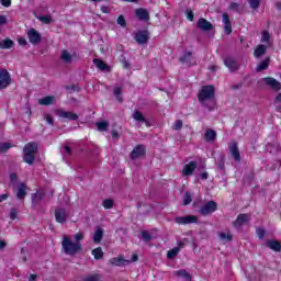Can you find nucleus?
<instances>
[{
  "instance_id": "f257e3e1",
  "label": "nucleus",
  "mask_w": 281,
  "mask_h": 281,
  "mask_svg": "<svg viewBox=\"0 0 281 281\" xmlns=\"http://www.w3.org/2000/svg\"><path fill=\"white\" fill-rule=\"evenodd\" d=\"M74 240L69 235H64L61 240V249L66 256H76L82 251V243L80 240H85V233L79 232L74 235Z\"/></svg>"
},
{
  "instance_id": "f03ea898",
  "label": "nucleus",
  "mask_w": 281,
  "mask_h": 281,
  "mask_svg": "<svg viewBox=\"0 0 281 281\" xmlns=\"http://www.w3.org/2000/svg\"><path fill=\"white\" fill-rule=\"evenodd\" d=\"M198 100L203 106H207L209 111L214 110V86H203L198 94Z\"/></svg>"
},
{
  "instance_id": "7ed1b4c3",
  "label": "nucleus",
  "mask_w": 281,
  "mask_h": 281,
  "mask_svg": "<svg viewBox=\"0 0 281 281\" xmlns=\"http://www.w3.org/2000/svg\"><path fill=\"white\" fill-rule=\"evenodd\" d=\"M218 210V205L214 201L206 202L203 206L200 207L199 213L202 216H210V214H214Z\"/></svg>"
},
{
  "instance_id": "20e7f679",
  "label": "nucleus",
  "mask_w": 281,
  "mask_h": 281,
  "mask_svg": "<svg viewBox=\"0 0 281 281\" xmlns=\"http://www.w3.org/2000/svg\"><path fill=\"white\" fill-rule=\"evenodd\" d=\"M12 85V76H10V72L8 69H1L0 70V89H8Z\"/></svg>"
},
{
  "instance_id": "39448f33",
  "label": "nucleus",
  "mask_w": 281,
  "mask_h": 281,
  "mask_svg": "<svg viewBox=\"0 0 281 281\" xmlns=\"http://www.w3.org/2000/svg\"><path fill=\"white\" fill-rule=\"evenodd\" d=\"M249 221H251V214L241 213L233 222V227H235V229H240L243 227V225H247V223H249Z\"/></svg>"
},
{
  "instance_id": "423d86ee",
  "label": "nucleus",
  "mask_w": 281,
  "mask_h": 281,
  "mask_svg": "<svg viewBox=\"0 0 281 281\" xmlns=\"http://www.w3.org/2000/svg\"><path fill=\"white\" fill-rule=\"evenodd\" d=\"M26 34L31 45H38L43 41V36L35 29H30Z\"/></svg>"
},
{
  "instance_id": "0eeeda50",
  "label": "nucleus",
  "mask_w": 281,
  "mask_h": 281,
  "mask_svg": "<svg viewBox=\"0 0 281 281\" xmlns=\"http://www.w3.org/2000/svg\"><path fill=\"white\" fill-rule=\"evenodd\" d=\"M228 150L234 161H237V164H239L241 158H240V150L238 149V143L236 140H232L229 143Z\"/></svg>"
},
{
  "instance_id": "6e6552de",
  "label": "nucleus",
  "mask_w": 281,
  "mask_h": 281,
  "mask_svg": "<svg viewBox=\"0 0 281 281\" xmlns=\"http://www.w3.org/2000/svg\"><path fill=\"white\" fill-rule=\"evenodd\" d=\"M55 113L58 117H61L63 120H69L70 122H76V120H78V114L65 111L63 109L55 110Z\"/></svg>"
},
{
  "instance_id": "1a4fd4ad",
  "label": "nucleus",
  "mask_w": 281,
  "mask_h": 281,
  "mask_svg": "<svg viewBox=\"0 0 281 281\" xmlns=\"http://www.w3.org/2000/svg\"><path fill=\"white\" fill-rule=\"evenodd\" d=\"M175 223L178 225H190L192 223H196L199 217L195 215H188V216H178L173 218Z\"/></svg>"
},
{
  "instance_id": "9d476101",
  "label": "nucleus",
  "mask_w": 281,
  "mask_h": 281,
  "mask_svg": "<svg viewBox=\"0 0 281 281\" xmlns=\"http://www.w3.org/2000/svg\"><path fill=\"white\" fill-rule=\"evenodd\" d=\"M261 82L267 85V87H271L273 91H280L281 83L273 77H265L261 79Z\"/></svg>"
},
{
  "instance_id": "9b49d317",
  "label": "nucleus",
  "mask_w": 281,
  "mask_h": 281,
  "mask_svg": "<svg viewBox=\"0 0 281 281\" xmlns=\"http://www.w3.org/2000/svg\"><path fill=\"white\" fill-rule=\"evenodd\" d=\"M224 65L225 67H227V69H229V71H238L239 69V65L238 61H236V59L234 57H225L224 58Z\"/></svg>"
},
{
  "instance_id": "f8f14e48",
  "label": "nucleus",
  "mask_w": 281,
  "mask_h": 281,
  "mask_svg": "<svg viewBox=\"0 0 281 281\" xmlns=\"http://www.w3.org/2000/svg\"><path fill=\"white\" fill-rule=\"evenodd\" d=\"M146 155V147L144 145H137L132 153L130 154L131 159H139V157H144Z\"/></svg>"
},
{
  "instance_id": "ddd939ff",
  "label": "nucleus",
  "mask_w": 281,
  "mask_h": 281,
  "mask_svg": "<svg viewBox=\"0 0 281 281\" xmlns=\"http://www.w3.org/2000/svg\"><path fill=\"white\" fill-rule=\"evenodd\" d=\"M150 38L148 31H138L135 35V41L138 45H146Z\"/></svg>"
},
{
  "instance_id": "4468645a",
  "label": "nucleus",
  "mask_w": 281,
  "mask_h": 281,
  "mask_svg": "<svg viewBox=\"0 0 281 281\" xmlns=\"http://www.w3.org/2000/svg\"><path fill=\"white\" fill-rule=\"evenodd\" d=\"M196 166V161H190L188 165H186L182 169V177H191V175H194Z\"/></svg>"
},
{
  "instance_id": "2eb2a0df",
  "label": "nucleus",
  "mask_w": 281,
  "mask_h": 281,
  "mask_svg": "<svg viewBox=\"0 0 281 281\" xmlns=\"http://www.w3.org/2000/svg\"><path fill=\"white\" fill-rule=\"evenodd\" d=\"M55 221L57 223H67V211L65 209L58 207L55 210Z\"/></svg>"
},
{
  "instance_id": "dca6fc26",
  "label": "nucleus",
  "mask_w": 281,
  "mask_h": 281,
  "mask_svg": "<svg viewBox=\"0 0 281 281\" xmlns=\"http://www.w3.org/2000/svg\"><path fill=\"white\" fill-rule=\"evenodd\" d=\"M196 26L199 30H202L203 32H210L213 30V25L210 23V21L205 20L204 18H201L198 20Z\"/></svg>"
},
{
  "instance_id": "f3484780",
  "label": "nucleus",
  "mask_w": 281,
  "mask_h": 281,
  "mask_svg": "<svg viewBox=\"0 0 281 281\" xmlns=\"http://www.w3.org/2000/svg\"><path fill=\"white\" fill-rule=\"evenodd\" d=\"M60 60L66 65H71V63H74V55H71L69 50L64 49L61 50V54H60Z\"/></svg>"
},
{
  "instance_id": "a211bd4d",
  "label": "nucleus",
  "mask_w": 281,
  "mask_h": 281,
  "mask_svg": "<svg viewBox=\"0 0 281 281\" xmlns=\"http://www.w3.org/2000/svg\"><path fill=\"white\" fill-rule=\"evenodd\" d=\"M271 63V57H266L263 60H261L257 67H256V71L258 74H260V71H265L267 69H269V65Z\"/></svg>"
},
{
  "instance_id": "6ab92c4d",
  "label": "nucleus",
  "mask_w": 281,
  "mask_h": 281,
  "mask_svg": "<svg viewBox=\"0 0 281 281\" xmlns=\"http://www.w3.org/2000/svg\"><path fill=\"white\" fill-rule=\"evenodd\" d=\"M136 16H137V19H139V21H149L150 20V14L144 8H139L136 10Z\"/></svg>"
},
{
  "instance_id": "aec40b11",
  "label": "nucleus",
  "mask_w": 281,
  "mask_h": 281,
  "mask_svg": "<svg viewBox=\"0 0 281 281\" xmlns=\"http://www.w3.org/2000/svg\"><path fill=\"white\" fill-rule=\"evenodd\" d=\"M180 63H186L187 65H196V60H194V57H192V52H188L180 57Z\"/></svg>"
},
{
  "instance_id": "412c9836",
  "label": "nucleus",
  "mask_w": 281,
  "mask_h": 281,
  "mask_svg": "<svg viewBox=\"0 0 281 281\" xmlns=\"http://www.w3.org/2000/svg\"><path fill=\"white\" fill-rule=\"evenodd\" d=\"M23 150L29 155H36V151L38 150V145L36 143H27L24 146Z\"/></svg>"
},
{
  "instance_id": "4be33fe9",
  "label": "nucleus",
  "mask_w": 281,
  "mask_h": 281,
  "mask_svg": "<svg viewBox=\"0 0 281 281\" xmlns=\"http://www.w3.org/2000/svg\"><path fill=\"white\" fill-rule=\"evenodd\" d=\"M27 186L25 184V182H22L18 189V193L16 196L20 201H23V199H25V196H27Z\"/></svg>"
},
{
  "instance_id": "5701e85b",
  "label": "nucleus",
  "mask_w": 281,
  "mask_h": 281,
  "mask_svg": "<svg viewBox=\"0 0 281 281\" xmlns=\"http://www.w3.org/2000/svg\"><path fill=\"white\" fill-rule=\"evenodd\" d=\"M110 263H112L114 267H124L125 265H128L130 261L125 260L123 257H114L110 259Z\"/></svg>"
},
{
  "instance_id": "b1692460",
  "label": "nucleus",
  "mask_w": 281,
  "mask_h": 281,
  "mask_svg": "<svg viewBox=\"0 0 281 281\" xmlns=\"http://www.w3.org/2000/svg\"><path fill=\"white\" fill-rule=\"evenodd\" d=\"M103 236H104V231H102V227L97 226L93 235V243L95 244L102 243Z\"/></svg>"
},
{
  "instance_id": "393cba45",
  "label": "nucleus",
  "mask_w": 281,
  "mask_h": 281,
  "mask_svg": "<svg viewBox=\"0 0 281 281\" xmlns=\"http://www.w3.org/2000/svg\"><path fill=\"white\" fill-rule=\"evenodd\" d=\"M265 54H267V46L263 44L258 45L254 50V56L256 58H261Z\"/></svg>"
},
{
  "instance_id": "a878e982",
  "label": "nucleus",
  "mask_w": 281,
  "mask_h": 281,
  "mask_svg": "<svg viewBox=\"0 0 281 281\" xmlns=\"http://www.w3.org/2000/svg\"><path fill=\"white\" fill-rule=\"evenodd\" d=\"M204 139L207 143L215 142L216 140V131H214L212 128H207L204 134Z\"/></svg>"
},
{
  "instance_id": "bb28decb",
  "label": "nucleus",
  "mask_w": 281,
  "mask_h": 281,
  "mask_svg": "<svg viewBox=\"0 0 281 281\" xmlns=\"http://www.w3.org/2000/svg\"><path fill=\"white\" fill-rule=\"evenodd\" d=\"M173 276H177L178 278H183L184 281H192V276H190L189 272L186 271V269L175 271Z\"/></svg>"
},
{
  "instance_id": "cd10ccee",
  "label": "nucleus",
  "mask_w": 281,
  "mask_h": 281,
  "mask_svg": "<svg viewBox=\"0 0 281 281\" xmlns=\"http://www.w3.org/2000/svg\"><path fill=\"white\" fill-rule=\"evenodd\" d=\"M266 246L272 251H281V244L278 240H268Z\"/></svg>"
},
{
  "instance_id": "c85d7f7f",
  "label": "nucleus",
  "mask_w": 281,
  "mask_h": 281,
  "mask_svg": "<svg viewBox=\"0 0 281 281\" xmlns=\"http://www.w3.org/2000/svg\"><path fill=\"white\" fill-rule=\"evenodd\" d=\"M93 65H95V67H98V69H100L101 71H106V69H109V66L106 65V63H104V60L100 59V58H94L92 60Z\"/></svg>"
},
{
  "instance_id": "c756f323",
  "label": "nucleus",
  "mask_w": 281,
  "mask_h": 281,
  "mask_svg": "<svg viewBox=\"0 0 281 281\" xmlns=\"http://www.w3.org/2000/svg\"><path fill=\"white\" fill-rule=\"evenodd\" d=\"M54 100H55L54 97L47 95V97L40 99L38 104H41L42 106H49V105L54 104Z\"/></svg>"
},
{
  "instance_id": "7c9ffc66",
  "label": "nucleus",
  "mask_w": 281,
  "mask_h": 281,
  "mask_svg": "<svg viewBox=\"0 0 281 281\" xmlns=\"http://www.w3.org/2000/svg\"><path fill=\"white\" fill-rule=\"evenodd\" d=\"M217 236L221 240H223V243H232V240L234 238V236L229 232H227V233L221 232L217 234Z\"/></svg>"
},
{
  "instance_id": "2f4dec72",
  "label": "nucleus",
  "mask_w": 281,
  "mask_h": 281,
  "mask_svg": "<svg viewBox=\"0 0 281 281\" xmlns=\"http://www.w3.org/2000/svg\"><path fill=\"white\" fill-rule=\"evenodd\" d=\"M12 47H14V42L10 38L0 42V49H10Z\"/></svg>"
},
{
  "instance_id": "473e14b6",
  "label": "nucleus",
  "mask_w": 281,
  "mask_h": 281,
  "mask_svg": "<svg viewBox=\"0 0 281 281\" xmlns=\"http://www.w3.org/2000/svg\"><path fill=\"white\" fill-rule=\"evenodd\" d=\"M92 256H94V260H102V258H104V251H102V247L93 249Z\"/></svg>"
},
{
  "instance_id": "72a5a7b5",
  "label": "nucleus",
  "mask_w": 281,
  "mask_h": 281,
  "mask_svg": "<svg viewBox=\"0 0 281 281\" xmlns=\"http://www.w3.org/2000/svg\"><path fill=\"white\" fill-rule=\"evenodd\" d=\"M45 196V193L43 191H37L33 195V203H41Z\"/></svg>"
},
{
  "instance_id": "f704fd0d",
  "label": "nucleus",
  "mask_w": 281,
  "mask_h": 281,
  "mask_svg": "<svg viewBox=\"0 0 281 281\" xmlns=\"http://www.w3.org/2000/svg\"><path fill=\"white\" fill-rule=\"evenodd\" d=\"M34 159H35L34 154L24 153L23 160L25 161V164H29V166H32V164H34Z\"/></svg>"
},
{
  "instance_id": "c9c22d12",
  "label": "nucleus",
  "mask_w": 281,
  "mask_h": 281,
  "mask_svg": "<svg viewBox=\"0 0 281 281\" xmlns=\"http://www.w3.org/2000/svg\"><path fill=\"white\" fill-rule=\"evenodd\" d=\"M38 21L44 23L45 25H49L54 20L52 19V15H40L37 16Z\"/></svg>"
},
{
  "instance_id": "e433bc0d",
  "label": "nucleus",
  "mask_w": 281,
  "mask_h": 281,
  "mask_svg": "<svg viewBox=\"0 0 281 281\" xmlns=\"http://www.w3.org/2000/svg\"><path fill=\"white\" fill-rule=\"evenodd\" d=\"M133 119L136 120V122H146V117H144V114L139 111L134 112Z\"/></svg>"
},
{
  "instance_id": "4c0bfd02",
  "label": "nucleus",
  "mask_w": 281,
  "mask_h": 281,
  "mask_svg": "<svg viewBox=\"0 0 281 281\" xmlns=\"http://www.w3.org/2000/svg\"><path fill=\"white\" fill-rule=\"evenodd\" d=\"M179 251H180L179 248H172L167 252V258H169V260L177 258V255L179 254Z\"/></svg>"
},
{
  "instance_id": "58836bf2",
  "label": "nucleus",
  "mask_w": 281,
  "mask_h": 281,
  "mask_svg": "<svg viewBox=\"0 0 281 281\" xmlns=\"http://www.w3.org/2000/svg\"><path fill=\"white\" fill-rule=\"evenodd\" d=\"M98 131H108L109 128V122L102 121L97 123Z\"/></svg>"
},
{
  "instance_id": "ea45409f",
  "label": "nucleus",
  "mask_w": 281,
  "mask_h": 281,
  "mask_svg": "<svg viewBox=\"0 0 281 281\" xmlns=\"http://www.w3.org/2000/svg\"><path fill=\"white\" fill-rule=\"evenodd\" d=\"M143 240H145V243H150V240H153V235H150V233H148V231H143L140 234Z\"/></svg>"
},
{
  "instance_id": "a19ab883",
  "label": "nucleus",
  "mask_w": 281,
  "mask_h": 281,
  "mask_svg": "<svg viewBox=\"0 0 281 281\" xmlns=\"http://www.w3.org/2000/svg\"><path fill=\"white\" fill-rule=\"evenodd\" d=\"M102 205L105 210H112L114 202L112 199H106L103 201Z\"/></svg>"
},
{
  "instance_id": "79ce46f5",
  "label": "nucleus",
  "mask_w": 281,
  "mask_h": 281,
  "mask_svg": "<svg viewBox=\"0 0 281 281\" xmlns=\"http://www.w3.org/2000/svg\"><path fill=\"white\" fill-rule=\"evenodd\" d=\"M173 131H181L183 128V121L177 120L172 125Z\"/></svg>"
},
{
  "instance_id": "37998d69",
  "label": "nucleus",
  "mask_w": 281,
  "mask_h": 281,
  "mask_svg": "<svg viewBox=\"0 0 281 281\" xmlns=\"http://www.w3.org/2000/svg\"><path fill=\"white\" fill-rule=\"evenodd\" d=\"M248 3L252 10L260 8V0H248Z\"/></svg>"
},
{
  "instance_id": "c03bdc74",
  "label": "nucleus",
  "mask_w": 281,
  "mask_h": 281,
  "mask_svg": "<svg viewBox=\"0 0 281 281\" xmlns=\"http://www.w3.org/2000/svg\"><path fill=\"white\" fill-rule=\"evenodd\" d=\"M102 277L100 274H91L83 279V281H100Z\"/></svg>"
},
{
  "instance_id": "a18cd8bd",
  "label": "nucleus",
  "mask_w": 281,
  "mask_h": 281,
  "mask_svg": "<svg viewBox=\"0 0 281 281\" xmlns=\"http://www.w3.org/2000/svg\"><path fill=\"white\" fill-rule=\"evenodd\" d=\"M192 203V195L187 192L183 196V205H190Z\"/></svg>"
},
{
  "instance_id": "49530a36",
  "label": "nucleus",
  "mask_w": 281,
  "mask_h": 281,
  "mask_svg": "<svg viewBox=\"0 0 281 281\" xmlns=\"http://www.w3.org/2000/svg\"><path fill=\"white\" fill-rule=\"evenodd\" d=\"M12 145L10 143H0V153H5V150H10Z\"/></svg>"
},
{
  "instance_id": "de8ad7c7",
  "label": "nucleus",
  "mask_w": 281,
  "mask_h": 281,
  "mask_svg": "<svg viewBox=\"0 0 281 281\" xmlns=\"http://www.w3.org/2000/svg\"><path fill=\"white\" fill-rule=\"evenodd\" d=\"M270 38H271V35L269 34L268 31H263L261 33V41H262V43H269Z\"/></svg>"
},
{
  "instance_id": "09e8293b",
  "label": "nucleus",
  "mask_w": 281,
  "mask_h": 281,
  "mask_svg": "<svg viewBox=\"0 0 281 281\" xmlns=\"http://www.w3.org/2000/svg\"><path fill=\"white\" fill-rule=\"evenodd\" d=\"M61 153L64 155V158L67 159V157L71 156V147L65 146Z\"/></svg>"
},
{
  "instance_id": "8fccbe9b",
  "label": "nucleus",
  "mask_w": 281,
  "mask_h": 281,
  "mask_svg": "<svg viewBox=\"0 0 281 281\" xmlns=\"http://www.w3.org/2000/svg\"><path fill=\"white\" fill-rule=\"evenodd\" d=\"M229 10H233L234 12H240V5L237 2H232Z\"/></svg>"
},
{
  "instance_id": "3c124183",
  "label": "nucleus",
  "mask_w": 281,
  "mask_h": 281,
  "mask_svg": "<svg viewBox=\"0 0 281 281\" xmlns=\"http://www.w3.org/2000/svg\"><path fill=\"white\" fill-rule=\"evenodd\" d=\"M116 22L119 25H121V27H126V20L124 19V15H120Z\"/></svg>"
},
{
  "instance_id": "603ef678",
  "label": "nucleus",
  "mask_w": 281,
  "mask_h": 281,
  "mask_svg": "<svg viewBox=\"0 0 281 281\" xmlns=\"http://www.w3.org/2000/svg\"><path fill=\"white\" fill-rule=\"evenodd\" d=\"M222 19H223L224 25L232 23V20H229V14H227V13H223Z\"/></svg>"
},
{
  "instance_id": "864d4df0",
  "label": "nucleus",
  "mask_w": 281,
  "mask_h": 281,
  "mask_svg": "<svg viewBox=\"0 0 281 281\" xmlns=\"http://www.w3.org/2000/svg\"><path fill=\"white\" fill-rule=\"evenodd\" d=\"M18 214H19V212L16 211V209H11L10 210V218H11V221H15Z\"/></svg>"
},
{
  "instance_id": "5fc2aeb1",
  "label": "nucleus",
  "mask_w": 281,
  "mask_h": 281,
  "mask_svg": "<svg viewBox=\"0 0 281 281\" xmlns=\"http://www.w3.org/2000/svg\"><path fill=\"white\" fill-rule=\"evenodd\" d=\"M265 234H267V232L263 228H257L258 238L262 240V238H265Z\"/></svg>"
},
{
  "instance_id": "6e6d98bb",
  "label": "nucleus",
  "mask_w": 281,
  "mask_h": 281,
  "mask_svg": "<svg viewBox=\"0 0 281 281\" xmlns=\"http://www.w3.org/2000/svg\"><path fill=\"white\" fill-rule=\"evenodd\" d=\"M187 18L189 19V21H194V12H192L191 9H188L186 11Z\"/></svg>"
},
{
  "instance_id": "4d7b16f0",
  "label": "nucleus",
  "mask_w": 281,
  "mask_h": 281,
  "mask_svg": "<svg viewBox=\"0 0 281 281\" xmlns=\"http://www.w3.org/2000/svg\"><path fill=\"white\" fill-rule=\"evenodd\" d=\"M231 89L233 91H238V89H243V82H238V83L232 85Z\"/></svg>"
},
{
  "instance_id": "13d9d810",
  "label": "nucleus",
  "mask_w": 281,
  "mask_h": 281,
  "mask_svg": "<svg viewBox=\"0 0 281 281\" xmlns=\"http://www.w3.org/2000/svg\"><path fill=\"white\" fill-rule=\"evenodd\" d=\"M45 120L48 124H50L52 126H54V117L52 116V114H46L45 115Z\"/></svg>"
},
{
  "instance_id": "bf43d9fd",
  "label": "nucleus",
  "mask_w": 281,
  "mask_h": 281,
  "mask_svg": "<svg viewBox=\"0 0 281 281\" xmlns=\"http://www.w3.org/2000/svg\"><path fill=\"white\" fill-rule=\"evenodd\" d=\"M0 3L4 8H10V5H12V0H0Z\"/></svg>"
},
{
  "instance_id": "052dcab7",
  "label": "nucleus",
  "mask_w": 281,
  "mask_h": 281,
  "mask_svg": "<svg viewBox=\"0 0 281 281\" xmlns=\"http://www.w3.org/2000/svg\"><path fill=\"white\" fill-rule=\"evenodd\" d=\"M224 32L226 34H232V23L231 24H224Z\"/></svg>"
},
{
  "instance_id": "680f3d73",
  "label": "nucleus",
  "mask_w": 281,
  "mask_h": 281,
  "mask_svg": "<svg viewBox=\"0 0 281 281\" xmlns=\"http://www.w3.org/2000/svg\"><path fill=\"white\" fill-rule=\"evenodd\" d=\"M218 170H225V160L221 158V161L217 165Z\"/></svg>"
},
{
  "instance_id": "e2e57ef3",
  "label": "nucleus",
  "mask_w": 281,
  "mask_h": 281,
  "mask_svg": "<svg viewBox=\"0 0 281 281\" xmlns=\"http://www.w3.org/2000/svg\"><path fill=\"white\" fill-rule=\"evenodd\" d=\"M8 23V18L5 15H0V25H5Z\"/></svg>"
},
{
  "instance_id": "0e129e2a",
  "label": "nucleus",
  "mask_w": 281,
  "mask_h": 281,
  "mask_svg": "<svg viewBox=\"0 0 281 281\" xmlns=\"http://www.w3.org/2000/svg\"><path fill=\"white\" fill-rule=\"evenodd\" d=\"M183 247H186V241L180 240V241H178V247H176V249H179V251H181V249H183Z\"/></svg>"
},
{
  "instance_id": "69168bd1",
  "label": "nucleus",
  "mask_w": 281,
  "mask_h": 281,
  "mask_svg": "<svg viewBox=\"0 0 281 281\" xmlns=\"http://www.w3.org/2000/svg\"><path fill=\"white\" fill-rule=\"evenodd\" d=\"M101 12H103V14H109V12H111V9L106 5L101 7Z\"/></svg>"
},
{
  "instance_id": "338daca9",
  "label": "nucleus",
  "mask_w": 281,
  "mask_h": 281,
  "mask_svg": "<svg viewBox=\"0 0 281 281\" xmlns=\"http://www.w3.org/2000/svg\"><path fill=\"white\" fill-rule=\"evenodd\" d=\"M18 43H19V45H22V46L27 45V41H26L25 38H23V37H20V38L18 40Z\"/></svg>"
},
{
  "instance_id": "774afa93",
  "label": "nucleus",
  "mask_w": 281,
  "mask_h": 281,
  "mask_svg": "<svg viewBox=\"0 0 281 281\" xmlns=\"http://www.w3.org/2000/svg\"><path fill=\"white\" fill-rule=\"evenodd\" d=\"M10 179L11 181H16L19 179V176H16V173H11Z\"/></svg>"
}]
</instances>
